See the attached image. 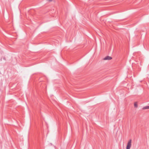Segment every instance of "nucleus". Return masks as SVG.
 <instances>
[{"mask_svg": "<svg viewBox=\"0 0 149 149\" xmlns=\"http://www.w3.org/2000/svg\"><path fill=\"white\" fill-rule=\"evenodd\" d=\"M112 59V58L110 56H107L104 58L103 59L104 60H110Z\"/></svg>", "mask_w": 149, "mask_h": 149, "instance_id": "obj_2", "label": "nucleus"}, {"mask_svg": "<svg viewBox=\"0 0 149 149\" xmlns=\"http://www.w3.org/2000/svg\"><path fill=\"white\" fill-rule=\"evenodd\" d=\"M131 142L132 140L131 139L130 140L127 144V145L126 147V149H130L131 146Z\"/></svg>", "mask_w": 149, "mask_h": 149, "instance_id": "obj_1", "label": "nucleus"}, {"mask_svg": "<svg viewBox=\"0 0 149 149\" xmlns=\"http://www.w3.org/2000/svg\"><path fill=\"white\" fill-rule=\"evenodd\" d=\"M143 109H149V106H148L144 107H143Z\"/></svg>", "mask_w": 149, "mask_h": 149, "instance_id": "obj_3", "label": "nucleus"}, {"mask_svg": "<svg viewBox=\"0 0 149 149\" xmlns=\"http://www.w3.org/2000/svg\"><path fill=\"white\" fill-rule=\"evenodd\" d=\"M134 106L135 107H137L138 105H137V104L136 103H134Z\"/></svg>", "mask_w": 149, "mask_h": 149, "instance_id": "obj_4", "label": "nucleus"}]
</instances>
